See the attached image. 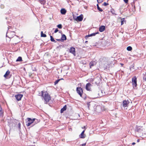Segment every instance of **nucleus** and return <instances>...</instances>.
<instances>
[{"label": "nucleus", "mask_w": 146, "mask_h": 146, "mask_svg": "<svg viewBox=\"0 0 146 146\" xmlns=\"http://www.w3.org/2000/svg\"><path fill=\"white\" fill-rule=\"evenodd\" d=\"M92 96L94 98H97L99 97V96L101 97L102 96L101 95L100 96L99 95V94L98 93L97 95H96V96H94V94H93Z\"/></svg>", "instance_id": "20"}, {"label": "nucleus", "mask_w": 146, "mask_h": 146, "mask_svg": "<svg viewBox=\"0 0 146 146\" xmlns=\"http://www.w3.org/2000/svg\"><path fill=\"white\" fill-rule=\"evenodd\" d=\"M129 102L128 100H125L123 101L122 103V106L125 109H127L128 105L129 104Z\"/></svg>", "instance_id": "5"}, {"label": "nucleus", "mask_w": 146, "mask_h": 146, "mask_svg": "<svg viewBox=\"0 0 146 146\" xmlns=\"http://www.w3.org/2000/svg\"><path fill=\"white\" fill-rule=\"evenodd\" d=\"M124 22H125V20L124 18H122L121 19V25H123L124 23Z\"/></svg>", "instance_id": "24"}, {"label": "nucleus", "mask_w": 146, "mask_h": 146, "mask_svg": "<svg viewBox=\"0 0 146 146\" xmlns=\"http://www.w3.org/2000/svg\"><path fill=\"white\" fill-rule=\"evenodd\" d=\"M40 1H42L43 0H39Z\"/></svg>", "instance_id": "46"}, {"label": "nucleus", "mask_w": 146, "mask_h": 146, "mask_svg": "<svg viewBox=\"0 0 146 146\" xmlns=\"http://www.w3.org/2000/svg\"><path fill=\"white\" fill-rule=\"evenodd\" d=\"M58 31V29H56L54 31V33H56Z\"/></svg>", "instance_id": "37"}, {"label": "nucleus", "mask_w": 146, "mask_h": 146, "mask_svg": "<svg viewBox=\"0 0 146 146\" xmlns=\"http://www.w3.org/2000/svg\"><path fill=\"white\" fill-rule=\"evenodd\" d=\"M88 42V41H85V43H86V42Z\"/></svg>", "instance_id": "47"}, {"label": "nucleus", "mask_w": 146, "mask_h": 146, "mask_svg": "<svg viewBox=\"0 0 146 146\" xmlns=\"http://www.w3.org/2000/svg\"><path fill=\"white\" fill-rule=\"evenodd\" d=\"M22 58L21 56L19 57L17 59L16 61H22Z\"/></svg>", "instance_id": "23"}, {"label": "nucleus", "mask_w": 146, "mask_h": 146, "mask_svg": "<svg viewBox=\"0 0 146 146\" xmlns=\"http://www.w3.org/2000/svg\"><path fill=\"white\" fill-rule=\"evenodd\" d=\"M10 73V71L9 70H7L5 74L4 75V76L6 78L8 76V75Z\"/></svg>", "instance_id": "19"}, {"label": "nucleus", "mask_w": 146, "mask_h": 146, "mask_svg": "<svg viewBox=\"0 0 146 146\" xmlns=\"http://www.w3.org/2000/svg\"><path fill=\"white\" fill-rule=\"evenodd\" d=\"M57 27L59 29H61L62 28V25L61 24L58 25L57 26Z\"/></svg>", "instance_id": "31"}, {"label": "nucleus", "mask_w": 146, "mask_h": 146, "mask_svg": "<svg viewBox=\"0 0 146 146\" xmlns=\"http://www.w3.org/2000/svg\"><path fill=\"white\" fill-rule=\"evenodd\" d=\"M105 29V26H100L99 28V31L100 32H102L104 31Z\"/></svg>", "instance_id": "13"}, {"label": "nucleus", "mask_w": 146, "mask_h": 146, "mask_svg": "<svg viewBox=\"0 0 146 146\" xmlns=\"http://www.w3.org/2000/svg\"><path fill=\"white\" fill-rule=\"evenodd\" d=\"M88 107L89 108V106H90V103H89L88 104Z\"/></svg>", "instance_id": "40"}, {"label": "nucleus", "mask_w": 146, "mask_h": 146, "mask_svg": "<svg viewBox=\"0 0 146 146\" xmlns=\"http://www.w3.org/2000/svg\"><path fill=\"white\" fill-rule=\"evenodd\" d=\"M134 67V65H131V66L130 67V70H131L132 68L133 69H134V68H133Z\"/></svg>", "instance_id": "34"}, {"label": "nucleus", "mask_w": 146, "mask_h": 146, "mask_svg": "<svg viewBox=\"0 0 146 146\" xmlns=\"http://www.w3.org/2000/svg\"><path fill=\"white\" fill-rule=\"evenodd\" d=\"M83 19V15L82 14L80 15L79 16H78L76 19V20L79 21H82Z\"/></svg>", "instance_id": "11"}, {"label": "nucleus", "mask_w": 146, "mask_h": 146, "mask_svg": "<svg viewBox=\"0 0 146 146\" xmlns=\"http://www.w3.org/2000/svg\"><path fill=\"white\" fill-rule=\"evenodd\" d=\"M84 128H85V126L84 127Z\"/></svg>", "instance_id": "49"}, {"label": "nucleus", "mask_w": 146, "mask_h": 146, "mask_svg": "<svg viewBox=\"0 0 146 146\" xmlns=\"http://www.w3.org/2000/svg\"><path fill=\"white\" fill-rule=\"evenodd\" d=\"M97 9L99 11H103L102 9H101V8L99 7L98 4H97Z\"/></svg>", "instance_id": "28"}, {"label": "nucleus", "mask_w": 146, "mask_h": 146, "mask_svg": "<svg viewBox=\"0 0 146 146\" xmlns=\"http://www.w3.org/2000/svg\"><path fill=\"white\" fill-rule=\"evenodd\" d=\"M135 143L134 142L133 143H132V145H134L135 144Z\"/></svg>", "instance_id": "42"}, {"label": "nucleus", "mask_w": 146, "mask_h": 146, "mask_svg": "<svg viewBox=\"0 0 146 146\" xmlns=\"http://www.w3.org/2000/svg\"><path fill=\"white\" fill-rule=\"evenodd\" d=\"M63 80V79L61 78V79H58L57 80H56L55 82H54V85H56V84H57L59 82V81L60 80Z\"/></svg>", "instance_id": "25"}, {"label": "nucleus", "mask_w": 146, "mask_h": 146, "mask_svg": "<svg viewBox=\"0 0 146 146\" xmlns=\"http://www.w3.org/2000/svg\"><path fill=\"white\" fill-rule=\"evenodd\" d=\"M137 141V142H139V139H138Z\"/></svg>", "instance_id": "45"}, {"label": "nucleus", "mask_w": 146, "mask_h": 146, "mask_svg": "<svg viewBox=\"0 0 146 146\" xmlns=\"http://www.w3.org/2000/svg\"><path fill=\"white\" fill-rule=\"evenodd\" d=\"M132 81L133 82V87H136L137 85V79L135 76H134L132 78Z\"/></svg>", "instance_id": "7"}, {"label": "nucleus", "mask_w": 146, "mask_h": 146, "mask_svg": "<svg viewBox=\"0 0 146 146\" xmlns=\"http://www.w3.org/2000/svg\"><path fill=\"white\" fill-rule=\"evenodd\" d=\"M97 1L98 3H101L103 2L102 0H97Z\"/></svg>", "instance_id": "32"}, {"label": "nucleus", "mask_w": 146, "mask_h": 146, "mask_svg": "<svg viewBox=\"0 0 146 146\" xmlns=\"http://www.w3.org/2000/svg\"><path fill=\"white\" fill-rule=\"evenodd\" d=\"M103 5L104 6H106L108 5V3H107L106 2H104Z\"/></svg>", "instance_id": "35"}, {"label": "nucleus", "mask_w": 146, "mask_h": 146, "mask_svg": "<svg viewBox=\"0 0 146 146\" xmlns=\"http://www.w3.org/2000/svg\"><path fill=\"white\" fill-rule=\"evenodd\" d=\"M97 78L95 79V84L97 85H98L100 82V79L99 78V79H98L97 80Z\"/></svg>", "instance_id": "18"}, {"label": "nucleus", "mask_w": 146, "mask_h": 146, "mask_svg": "<svg viewBox=\"0 0 146 146\" xmlns=\"http://www.w3.org/2000/svg\"><path fill=\"white\" fill-rule=\"evenodd\" d=\"M84 131L85 130H84L80 134L81 136L80 137V138H84L85 137V135H84Z\"/></svg>", "instance_id": "16"}, {"label": "nucleus", "mask_w": 146, "mask_h": 146, "mask_svg": "<svg viewBox=\"0 0 146 146\" xmlns=\"http://www.w3.org/2000/svg\"><path fill=\"white\" fill-rule=\"evenodd\" d=\"M101 92L102 93V90H101Z\"/></svg>", "instance_id": "48"}, {"label": "nucleus", "mask_w": 146, "mask_h": 146, "mask_svg": "<svg viewBox=\"0 0 146 146\" xmlns=\"http://www.w3.org/2000/svg\"><path fill=\"white\" fill-rule=\"evenodd\" d=\"M66 10L64 9H62L60 10V13L62 15H64L66 14Z\"/></svg>", "instance_id": "14"}, {"label": "nucleus", "mask_w": 146, "mask_h": 146, "mask_svg": "<svg viewBox=\"0 0 146 146\" xmlns=\"http://www.w3.org/2000/svg\"><path fill=\"white\" fill-rule=\"evenodd\" d=\"M99 33V32L92 33L90 35H86V36L85 37V38H86V39H87V38H88V37L93 36H94L96 34H98Z\"/></svg>", "instance_id": "12"}, {"label": "nucleus", "mask_w": 146, "mask_h": 146, "mask_svg": "<svg viewBox=\"0 0 146 146\" xmlns=\"http://www.w3.org/2000/svg\"><path fill=\"white\" fill-rule=\"evenodd\" d=\"M86 145V143L83 144H82V146H85Z\"/></svg>", "instance_id": "39"}, {"label": "nucleus", "mask_w": 146, "mask_h": 146, "mask_svg": "<svg viewBox=\"0 0 146 146\" xmlns=\"http://www.w3.org/2000/svg\"><path fill=\"white\" fill-rule=\"evenodd\" d=\"M61 39L62 41L66 40V38L65 35L63 34L62 35Z\"/></svg>", "instance_id": "17"}, {"label": "nucleus", "mask_w": 146, "mask_h": 146, "mask_svg": "<svg viewBox=\"0 0 146 146\" xmlns=\"http://www.w3.org/2000/svg\"><path fill=\"white\" fill-rule=\"evenodd\" d=\"M35 119V121H34V123L31 126H33V125H35V124H36L38 123L39 121L38 120L34 118Z\"/></svg>", "instance_id": "21"}, {"label": "nucleus", "mask_w": 146, "mask_h": 146, "mask_svg": "<svg viewBox=\"0 0 146 146\" xmlns=\"http://www.w3.org/2000/svg\"><path fill=\"white\" fill-rule=\"evenodd\" d=\"M66 106L65 105L60 110V113H63L64 111L66 110Z\"/></svg>", "instance_id": "15"}, {"label": "nucleus", "mask_w": 146, "mask_h": 146, "mask_svg": "<svg viewBox=\"0 0 146 146\" xmlns=\"http://www.w3.org/2000/svg\"><path fill=\"white\" fill-rule=\"evenodd\" d=\"M91 86V84L90 83L87 84L86 85V89L88 91H91V88H90Z\"/></svg>", "instance_id": "10"}, {"label": "nucleus", "mask_w": 146, "mask_h": 146, "mask_svg": "<svg viewBox=\"0 0 146 146\" xmlns=\"http://www.w3.org/2000/svg\"><path fill=\"white\" fill-rule=\"evenodd\" d=\"M42 96L43 98V99L44 100L45 102V103L47 104L50 100H51V97L48 93L46 92H41Z\"/></svg>", "instance_id": "2"}, {"label": "nucleus", "mask_w": 146, "mask_h": 146, "mask_svg": "<svg viewBox=\"0 0 146 146\" xmlns=\"http://www.w3.org/2000/svg\"><path fill=\"white\" fill-rule=\"evenodd\" d=\"M111 12L112 13L113 15H115V14L114 13V11L112 9L111 10Z\"/></svg>", "instance_id": "33"}, {"label": "nucleus", "mask_w": 146, "mask_h": 146, "mask_svg": "<svg viewBox=\"0 0 146 146\" xmlns=\"http://www.w3.org/2000/svg\"><path fill=\"white\" fill-rule=\"evenodd\" d=\"M56 40L58 41H62L61 39H56Z\"/></svg>", "instance_id": "41"}, {"label": "nucleus", "mask_w": 146, "mask_h": 146, "mask_svg": "<svg viewBox=\"0 0 146 146\" xmlns=\"http://www.w3.org/2000/svg\"><path fill=\"white\" fill-rule=\"evenodd\" d=\"M90 68H91L92 66H94V64L92 62H91L90 63Z\"/></svg>", "instance_id": "30"}, {"label": "nucleus", "mask_w": 146, "mask_h": 146, "mask_svg": "<svg viewBox=\"0 0 146 146\" xmlns=\"http://www.w3.org/2000/svg\"><path fill=\"white\" fill-rule=\"evenodd\" d=\"M76 91L80 97L84 98V99L86 98V97L85 96V94L84 95L83 94V91L82 88L80 87H77L76 89Z\"/></svg>", "instance_id": "3"}, {"label": "nucleus", "mask_w": 146, "mask_h": 146, "mask_svg": "<svg viewBox=\"0 0 146 146\" xmlns=\"http://www.w3.org/2000/svg\"><path fill=\"white\" fill-rule=\"evenodd\" d=\"M18 128L19 129H20L21 128V124L20 123H19L18 124Z\"/></svg>", "instance_id": "36"}, {"label": "nucleus", "mask_w": 146, "mask_h": 146, "mask_svg": "<svg viewBox=\"0 0 146 146\" xmlns=\"http://www.w3.org/2000/svg\"><path fill=\"white\" fill-rule=\"evenodd\" d=\"M124 1V2L125 3H128V0H123Z\"/></svg>", "instance_id": "38"}, {"label": "nucleus", "mask_w": 146, "mask_h": 146, "mask_svg": "<svg viewBox=\"0 0 146 146\" xmlns=\"http://www.w3.org/2000/svg\"><path fill=\"white\" fill-rule=\"evenodd\" d=\"M41 37H46V35L45 34H44L43 33L42 31H41Z\"/></svg>", "instance_id": "29"}, {"label": "nucleus", "mask_w": 146, "mask_h": 146, "mask_svg": "<svg viewBox=\"0 0 146 146\" xmlns=\"http://www.w3.org/2000/svg\"><path fill=\"white\" fill-rule=\"evenodd\" d=\"M50 40L52 42H56L55 41V40H54V38L52 36H50Z\"/></svg>", "instance_id": "26"}, {"label": "nucleus", "mask_w": 146, "mask_h": 146, "mask_svg": "<svg viewBox=\"0 0 146 146\" xmlns=\"http://www.w3.org/2000/svg\"><path fill=\"white\" fill-rule=\"evenodd\" d=\"M143 80L146 81V72L143 74Z\"/></svg>", "instance_id": "22"}, {"label": "nucleus", "mask_w": 146, "mask_h": 146, "mask_svg": "<svg viewBox=\"0 0 146 146\" xmlns=\"http://www.w3.org/2000/svg\"><path fill=\"white\" fill-rule=\"evenodd\" d=\"M14 32H11L9 33V32L7 33L6 36L7 37L8 36V37L10 38H13V36L15 35Z\"/></svg>", "instance_id": "8"}, {"label": "nucleus", "mask_w": 146, "mask_h": 146, "mask_svg": "<svg viewBox=\"0 0 146 146\" xmlns=\"http://www.w3.org/2000/svg\"><path fill=\"white\" fill-rule=\"evenodd\" d=\"M135 132L137 136L141 138H143L144 137L143 134H146L145 131V129L142 127L137 125L136 127Z\"/></svg>", "instance_id": "1"}, {"label": "nucleus", "mask_w": 146, "mask_h": 146, "mask_svg": "<svg viewBox=\"0 0 146 146\" xmlns=\"http://www.w3.org/2000/svg\"><path fill=\"white\" fill-rule=\"evenodd\" d=\"M69 130H70V131H71L72 130V129L71 128H69Z\"/></svg>", "instance_id": "44"}, {"label": "nucleus", "mask_w": 146, "mask_h": 146, "mask_svg": "<svg viewBox=\"0 0 146 146\" xmlns=\"http://www.w3.org/2000/svg\"><path fill=\"white\" fill-rule=\"evenodd\" d=\"M23 95L18 94L17 95L15 96V97L17 101H19L21 100V98L23 97Z\"/></svg>", "instance_id": "9"}, {"label": "nucleus", "mask_w": 146, "mask_h": 146, "mask_svg": "<svg viewBox=\"0 0 146 146\" xmlns=\"http://www.w3.org/2000/svg\"><path fill=\"white\" fill-rule=\"evenodd\" d=\"M17 43H13V45H16Z\"/></svg>", "instance_id": "43"}, {"label": "nucleus", "mask_w": 146, "mask_h": 146, "mask_svg": "<svg viewBox=\"0 0 146 146\" xmlns=\"http://www.w3.org/2000/svg\"><path fill=\"white\" fill-rule=\"evenodd\" d=\"M69 52L72 54L74 56H76V52L75 48L73 47H71L69 49Z\"/></svg>", "instance_id": "6"}, {"label": "nucleus", "mask_w": 146, "mask_h": 146, "mask_svg": "<svg viewBox=\"0 0 146 146\" xmlns=\"http://www.w3.org/2000/svg\"><path fill=\"white\" fill-rule=\"evenodd\" d=\"M127 50L128 51H131L132 50L131 46H128L127 48Z\"/></svg>", "instance_id": "27"}, {"label": "nucleus", "mask_w": 146, "mask_h": 146, "mask_svg": "<svg viewBox=\"0 0 146 146\" xmlns=\"http://www.w3.org/2000/svg\"><path fill=\"white\" fill-rule=\"evenodd\" d=\"M27 121L26 122V125L27 126L29 127L31 124H34L35 119H31V118L28 117L27 118Z\"/></svg>", "instance_id": "4"}]
</instances>
